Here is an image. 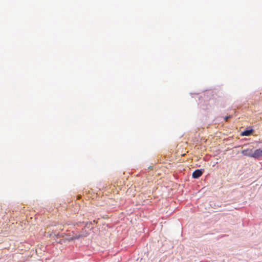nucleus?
I'll return each mask as SVG.
<instances>
[{
    "label": "nucleus",
    "mask_w": 262,
    "mask_h": 262,
    "mask_svg": "<svg viewBox=\"0 0 262 262\" xmlns=\"http://www.w3.org/2000/svg\"><path fill=\"white\" fill-rule=\"evenodd\" d=\"M88 235V233L86 232L82 234H75V235H73L72 237L68 238L69 241H73L75 239H78L79 238H82L86 237Z\"/></svg>",
    "instance_id": "obj_1"
},
{
    "label": "nucleus",
    "mask_w": 262,
    "mask_h": 262,
    "mask_svg": "<svg viewBox=\"0 0 262 262\" xmlns=\"http://www.w3.org/2000/svg\"><path fill=\"white\" fill-rule=\"evenodd\" d=\"M242 153L243 155L250 157H252L253 155V151L252 149L250 148H248L242 150Z\"/></svg>",
    "instance_id": "obj_2"
},
{
    "label": "nucleus",
    "mask_w": 262,
    "mask_h": 262,
    "mask_svg": "<svg viewBox=\"0 0 262 262\" xmlns=\"http://www.w3.org/2000/svg\"><path fill=\"white\" fill-rule=\"evenodd\" d=\"M261 157H262V148L256 149L253 151L252 158L257 159Z\"/></svg>",
    "instance_id": "obj_3"
},
{
    "label": "nucleus",
    "mask_w": 262,
    "mask_h": 262,
    "mask_svg": "<svg viewBox=\"0 0 262 262\" xmlns=\"http://www.w3.org/2000/svg\"><path fill=\"white\" fill-rule=\"evenodd\" d=\"M203 174V171L201 169L195 170L192 173V177L194 179H198Z\"/></svg>",
    "instance_id": "obj_4"
},
{
    "label": "nucleus",
    "mask_w": 262,
    "mask_h": 262,
    "mask_svg": "<svg viewBox=\"0 0 262 262\" xmlns=\"http://www.w3.org/2000/svg\"><path fill=\"white\" fill-rule=\"evenodd\" d=\"M251 133H252V130H247L244 131L242 133V135L243 136H249L250 135H251Z\"/></svg>",
    "instance_id": "obj_5"
},
{
    "label": "nucleus",
    "mask_w": 262,
    "mask_h": 262,
    "mask_svg": "<svg viewBox=\"0 0 262 262\" xmlns=\"http://www.w3.org/2000/svg\"><path fill=\"white\" fill-rule=\"evenodd\" d=\"M230 117H231V116H230L226 117L225 118V121H227L228 120V119L229 118H230Z\"/></svg>",
    "instance_id": "obj_6"
}]
</instances>
